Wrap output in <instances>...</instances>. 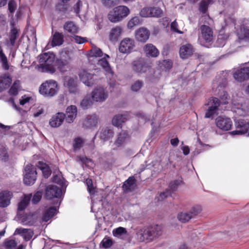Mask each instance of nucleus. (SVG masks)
Instances as JSON below:
<instances>
[{
  "label": "nucleus",
  "instance_id": "45",
  "mask_svg": "<svg viewBox=\"0 0 249 249\" xmlns=\"http://www.w3.org/2000/svg\"><path fill=\"white\" fill-rule=\"evenodd\" d=\"M84 140L81 137H77L73 140V147L74 151L80 149L84 144Z\"/></svg>",
  "mask_w": 249,
  "mask_h": 249
},
{
  "label": "nucleus",
  "instance_id": "50",
  "mask_svg": "<svg viewBox=\"0 0 249 249\" xmlns=\"http://www.w3.org/2000/svg\"><path fill=\"white\" fill-rule=\"evenodd\" d=\"M112 244V239L109 237H105L101 242L100 246L103 248L107 249L110 248Z\"/></svg>",
  "mask_w": 249,
  "mask_h": 249
},
{
  "label": "nucleus",
  "instance_id": "14",
  "mask_svg": "<svg viewBox=\"0 0 249 249\" xmlns=\"http://www.w3.org/2000/svg\"><path fill=\"white\" fill-rule=\"evenodd\" d=\"M46 197L48 199L53 198H60L62 195L60 188L55 185H49L46 188Z\"/></svg>",
  "mask_w": 249,
  "mask_h": 249
},
{
  "label": "nucleus",
  "instance_id": "49",
  "mask_svg": "<svg viewBox=\"0 0 249 249\" xmlns=\"http://www.w3.org/2000/svg\"><path fill=\"white\" fill-rule=\"evenodd\" d=\"M169 47L168 46H164L163 48L162 51L161 52V54L164 58V59L162 60L161 62H172L171 59L166 58L169 53ZM157 62H161V61L159 60Z\"/></svg>",
  "mask_w": 249,
  "mask_h": 249
},
{
  "label": "nucleus",
  "instance_id": "16",
  "mask_svg": "<svg viewBox=\"0 0 249 249\" xmlns=\"http://www.w3.org/2000/svg\"><path fill=\"white\" fill-rule=\"evenodd\" d=\"M77 113V107L75 106L71 105L66 108L65 114V121L68 123H72L76 117Z\"/></svg>",
  "mask_w": 249,
  "mask_h": 249
},
{
  "label": "nucleus",
  "instance_id": "36",
  "mask_svg": "<svg viewBox=\"0 0 249 249\" xmlns=\"http://www.w3.org/2000/svg\"><path fill=\"white\" fill-rule=\"evenodd\" d=\"M136 179L133 176L130 177L124 181L123 185V188L124 191H130L133 189L135 185Z\"/></svg>",
  "mask_w": 249,
  "mask_h": 249
},
{
  "label": "nucleus",
  "instance_id": "5",
  "mask_svg": "<svg viewBox=\"0 0 249 249\" xmlns=\"http://www.w3.org/2000/svg\"><path fill=\"white\" fill-rule=\"evenodd\" d=\"M220 105V102L217 98H210L207 103L205 104L206 106L208 107V108L206 110L205 118H213L214 115H218Z\"/></svg>",
  "mask_w": 249,
  "mask_h": 249
},
{
  "label": "nucleus",
  "instance_id": "56",
  "mask_svg": "<svg viewBox=\"0 0 249 249\" xmlns=\"http://www.w3.org/2000/svg\"><path fill=\"white\" fill-rule=\"evenodd\" d=\"M4 245L7 249H12L17 245V243L15 240L7 239L4 243Z\"/></svg>",
  "mask_w": 249,
  "mask_h": 249
},
{
  "label": "nucleus",
  "instance_id": "59",
  "mask_svg": "<svg viewBox=\"0 0 249 249\" xmlns=\"http://www.w3.org/2000/svg\"><path fill=\"white\" fill-rule=\"evenodd\" d=\"M75 43L78 44H82L88 41L87 38L74 34L73 36Z\"/></svg>",
  "mask_w": 249,
  "mask_h": 249
},
{
  "label": "nucleus",
  "instance_id": "6",
  "mask_svg": "<svg viewBox=\"0 0 249 249\" xmlns=\"http://www.w3.org/2000/svg\"><path fill=\"white\" fill-rule=\"evenodd\" d=\"M108 97V93L107 89L102 86H98L94 88L91 93V97L93 101L103 103Z\"/></svg>",
  "mask_w": 249,
  "mask_h": 249
},
{
  "label": "nucleus",
  "instance_id": "60",
  "mask_svg": "<svg viewBox=\"0 0 249 249\" xmlns=\"http://www.w3.org/2000/svg\"><path fill=\"white\" fill-rule=\"evenodd\" d=\"M112 232L114 236L119 237L123 234L125 233L126 231L125 228L123 227H119L113 230Z\"/></svg>",
  "mask_w": 249,
  "mask_h": 249
},
{
  "label": "nucleus",
  "instance_id": "39",
  "mask_svg": "<svg viewBox=\"0 0 249 249\" xmlns=\"http://www.w3.org/2000/svg\"><path fill=\"white\" fill-rule=\"evenodd\" d=\"M212 0H202L199 4L198 10L202 14H206L208 11L209 5L213 3Z\"/></svg>",
  "mask_w": 249,
  "mask_h": 249
},
{
  "label": "nucleus",
  "instance_id": "64",
  "mask_svg": "<svg viewBox=\"0 0 249 249\" xmlns=\"http://www.w3.org/2000/svg\"><path fill=\"white\" fill-rule=\"evenodd\" d=\"M42 197V193L38 191L36 193H35L33 196L32 199V202L33 204H36L41 200Z\"/></svg>",
  "mask_w": 249,
  "mask_h": 249
},
{
  "label": "nucleus",
  "instance_id": "42",
  "mask_svg": "<svg viewBox=\"0 0 249 249\" xmlns=\"http://www.w3.org/2000/svg\"><path fill=\"white\" fill-rule=\"evenodd\" d=\"M38 167L42 171L43 176L45 178H48L50 176L51 171L48 165L39 161L38 162Z\"/></svg>",
  "mask_w": 249,
  "mask_h": 249
},
{
  "label": "nucleus",
  "instance_id": "27",
  "mask_svg": "<svg viewBox=\"0 0 249 249\" xmlns=\"http://www.w3.org/2000/svg\"><path fill=\"white\" fill-rule=\"evenodd\" d=\"M33 231L31 229L24 228H17L14 234H19L23 237L25 241L29 240L33 235Z\"/></svg>",
  "mask_w": 249,
  "mask_h": 249
},
{
  "label": "nucleus",
  "instance_id": "47",
  "mask_svg": "<svg viewBox=\"0 0 249 249\" xmlns=\"http://www.w3.org/2000/svg\"><path fill=\"white\" fill-rule=\"evenodd\" d=\"M124 119L125 118L124 117V115H115L112 120V124L114 126H119L123 122H124Z\"/></svg>",
  "mask_w": 249,
  "mask_h": 249
},
{
  "label": "nucleus",
  "instance_id": "32",
  "mask_svg": "<svg viewBox=\"0 0 249 249\" xmlns=\"http://www.w3.org/2000/svg\"><path fill=\"white\" fill-rule=\"evenodd\" d=\"M97 121L98 118L96 115H88L84 120L83 124L85 127L90 128L95 126Z\"/></svg>",
  "mask_w": 249,
  "mask_h": 249
},
{
  "label": "nucleus",
  "instance_id": "3",
  "mask_svg": "<svg viewBox=\"0 0 249 249\" xmlns=\"http://www.w3.org/2000/svg\"><path fill=\"white\" fill-rule=\"evenodd\" d=\"M57 84L53 80H49L43 83L39 87V92L46 97H52L57 92Z\"/></svg>",
  "mask_w": 249,
  "mask_h": 249
},
{
  "label": "nucleus",
  "instance_id": "4",
  "mask_svg": "<svg viewBox=\"0 0 249 249\" xmlns=\"http://www.w3.org/2000/svg\"><path fill=\"white\" fill-rule=\"evenodd\" d=\"M130 13L129 9L126 6H119L113 9V13L107 15L108 20L112 23H116L127 17Z\"/></svg>",
  "mask_w": 249,
  "mask_h": 249
},
{
  "label": "nucleus",
  "instance_id": "55",
  "mask_svg": "<svg viewBox=\"0 0 249 249\" xmlns=\"http://www.w3.org/2000/svg\"><path fill=\"white\" fill-rule=\"evenodd\" d=\"M8 158L7 149L3 146L0 147V159L3 161H6L8 160Z\"/></svg>",
  "mask_w": 249,
  "mask_h": 249
},
{
  "label": "nucleus",
  "instance_id": "61",
  "mask_svg": "<svg viewBox=\"0 0 249 249\" xmlns=\"http://www.w3.org/2000/svg\"><path fill=\"white\" fill-rule=\"evenodd\" d=\"M224 22L226 25H231L234 26L235 28L236 29V20L234 18L231 17H225L224 19Z\"/></svg>",
  "mask_w": 249,
  "mask_h": 249
},
{
  "label": "nucleus",
  "instance_id": "41",
  "mask_svg": "<svg viewBox=\"0 0 249 249\" xmlns=\"http://www.w3.org/2000/svg\"><path fill=\"white\" fill-rule=\"evenodd\" d=\"M142 19L138 16H135L132 18L127 22V27L128 29H132L134 26L141 24Z\"/></svg>",
  "mask_w": 249,
  "mask_h": 249
},
{
  "label": "nucleus",
  "instance_id": "48",
  "mask_svg": "<svg viewBox=\"0 0 249 249\" xmlns=\"http://www.w3.org/2000/svg\"><path fill=\"white\" fill-rule=\"evenodd\" d=\"M249 110L248 105L246 104H242L240 107L237 108L236 112L241 116H245L247 114Z\"/></svg>",
  "mask_w": 249,
  "mask_h": 249
},
{
  "label": "nucleus",
  "instance_id": "19",
  "mask_svg": "<svg viewBox=\"0 0 249 249\" xmlns=\"http://www.w3.org/2000/svg\"><path fill=\"white\" fill-rule=\"evenodd\" d=\"M65 114L63 113L58 112L53 116L49 121V124L52 127H58L60 126L64 119Z\"/></svg>",
  "mask_w": 249,
  "mask_h": 249
},
{
  "label": "nucleus",
  "instance_id": "52",
  "mask_svg": "<svg viewBox=\"0 0 249 249\" xmlns=\"http://www.w3.org/2000/svg\"><path fill=\"white\" fill-rule=\"evenodd\" d=\"M146 63H135L134 65V70L139 72H145L146 71V69L147 66H146Z\"/></svg>",
  "mask_w": 249,
  "mask_h": 249
},
{
  "label": "nucleus",
  "instance_id": "21",
  "mask_svg": "<svg viewBox=\"0 0 249 249\" xmlns=\"http://www.w3.org/2000/svg\"><path fill=\"white\" fill-rule=\"evenodd\" d=\"M64 42V36L62 33L55 31L52 36L51 45L53 47L61 46Z\"/></svg>",
  "mask_w": 249,
  "mask_h": 249
},
{
  "label": "nucleus",
  "instance_id": "63",
  "mask_svg": "<svg viewBox=\"0 0 249 249\" xmlns=\"http://www.w3.org/2000/svg\"><path fill=\"white\" fill-rule=\"evenodd\" d=\"M82 6V1L81 0H77L76 3L73 6L74 12L76 14H78L80 13Z\"/></svg>",
  "mask_w": 249,
  "mask_h": 249
},
{
  "label": "nucleus",
  "instance_id": "12",
  "mask_svg": "<svg viewBox=\"0 0 249 249\" xmlns=\"http://www.w3.org/2000/svg\"><path fill=\"white\" fill-rule=\"evenodd\" d=\"M215 124L220 129L228 131L231 128L232 122L230 118L219 116L215 119Z\"/></svg>",
  "mask_w": 249,
  "mask_h": 249
},
{
  "label": "nucleus",
  "instance_id": "25",
  "mask_svg": "<svg viewBox=\"0 0 249 249\" xmlns=\"http://www.w3.org/2000/svg\"><path fill=\"white\" fill-rule=\"evenodd\" d=\"M143 50L147 56L156 57L159 54V51L158 49L152 44H146Z\"/></svg>",
  "mask_w": 249,
  "mask_h": 249
},
{
  "label": "nucleus",
  "instance_id": "13",
  "mask_svg": "<svg viewBox=\"0 0 249 249\" xmlns=\"http://www.w3.org/2000/svg\"><path fill=\"white\" fill-rule=\"evenodd\" d=\"M234 79L237 82H243L249 79V67L236 70L233 73Z\"/></svg>",
  "mask_w": 249,
  "mask_h": 249
},
{
  "label": "nucleus",
  "instance_id": "2",
  "mask_svg": "<svg viewBox=\"0 0 249 249\" xmlns=\"http://www.w3.org/2000/svg\"><path fill=\"white\" fill-rule=\"evenodd\" d=\"M160 228L156 227L143 228L141 229L137 233V236L141 242H149L154 237L160 235Z\"/></svg>",
  "mask_w": 249,
  "mask_h": 249
},
{
  "label": "nucleus",
  "instance_id": "51",
  "mask_svg": "<svg viewBox=\"0 0 249 249\" xmlns=\"http://www.w3.org/2000/svg\"><path fill=\"white\" fill-rule=\"evenodd\" d=\"M202 207L200 205H196L194 206L190 211H189V213L190 214H191V216L192 218H194L196 216L197 214L200 213L202 211Z\"/></svg>",
  "mask_w": 249,
  "mask_h": 249
},
{
  "label": "nucleus",
  "instance_id": "26",
  "mask_svg": "<svg viewBox=\"0 0 249 249\" xmlns=\"http://www.w3.org/2000/svg\"><path fill=\"white\" fill-rule=\"evenodd\" d=\"M224 30L225 27L222 26L221 29L219 30L215 45L217 47H223L226 44L228 36L225 34Z\"/></svg>",
  "mask_w": 249,
  "mask_h": 249
},
{
  "label": "nucleus",
  "instance_id": "9",
  "mask_svg": "<svg viewBox=\"0 0 249 249\" xmlns=\"http://www.w3.org/2000/svg\"><path fill=\"white\" fill-rule=\"evenodd\" d=\"M236 129L230 132L232 135H241L249 131L248 136H249V122L244 120H238L235 123Z\"/></svg>",
  "mask_w": 249,
  "mask_h": 249
},
{
  "label": "nucleus",
  "instance_id": "46",
  "mask_svg": "<svg viewBox=\"0 0 249 249\" xmlns=\"http://www.w3.org/2000/svg\"><path fill=\"white\" fill-rule=\"evenodd\" d=\"M92 101L89 96H86L81 102L80 105L84 109L88 108L92 105Z\"/></svg>",
  "mask_w": 249,
  "mask_h": 249
},
{
  "label": "nucleus",
  "instance_id": "30",
  "mask_svg": "<svg viewBox=\"0 0 249 249\" xmlns=\"http://www.w3.org/2000/svg\"><path fill=\"white\" fill-rule=\"evenodd\" d=\"M20 34L19 28L11 29L10 30L9 35V42L8 43L11 46H14L17 39L18 38Z\"/></svg>",
  "mask_w": 249,
  "mask_h": 249
},
{
  "label": "nucleus",
  "instance_id": "53",
  "mask_svg": "<svg viewBox=\"0 0 249 249\" xmlns=\"http://www.w3.org/2000/svg\"><path fill=\"white\" fill-rule=\"evenodd\" d=\"M17 5L15 0H9L8 2V10L13 16L14 13L17 9Z\"/></svg>",
  "mask_w": 249,
  "mask_h": 249
},
{
  "label": "nucleus",
  "instance_id": "31",
  "mask_svg": "<svg viewBox=\"0 0 249 249\" xmlns=\"http://www.w3.org/2000/svg\"><path fill=\"white\" fill-rule=\"evenodd\" d=\"M127 139V133L125 131H122L118 135L117 140L115 141L114 143V145L115 146V147L113 148V149H115L117 147H119L120 146L124 145Z\"/></svg>",
  "mask_w": 249,
  "mask_h": 249
},
{
  "label": "nucleus",
  "instance_id": "43",
  "mask_svg": "<svg viewBox=\"0 0 249 249\" xmlns=\"http://www.w3.org/2000/svg\"><path fill=\"white\" fill-rule=\"evenodd\" d=\"M191 218H192V217L189 212H182L178 215V219L182 223L188 222Z\"/></svg>",
  "mask_w": 249,
  "mask_h": 249
},
{
  "label": "nucleus",
  "instance_id": "7",
  "mask_svg": "<svg viewBox=\"0 0 249 249\" xmlns=\"http://www.w3.org/2000/svg\"><path fill=\"white\" fill-rule=\"evenodd\" d=\"M24 183L28 185H33L35 182L36 178V168L31 164H27L24 168Z\"/></svg>",
  "mask_w": 249,
  "mask_h": 249
},
{
  "label": "nucleus",
  "instance_id": "23",
  "mask_svg": "<svg viewBox=\"0 0 249 249\" xmlns=\"http://www.w3.org/2000/svg\"><path fill=\"white\" fill-rule=\"evenodd\" d=\"M239 32L243 38L249 40V20L244 18L242 20L240 25Z\"/></svg>",
  "mask_w": 249,
  "mask_h": 249
},
{
  "label": "nucleus",
  "instance_id": "57",
  "mask_svg": "<svg viewBox=\"0 0 249 249\" xmlns=\"http://www.w3.org/2000/svg\"><path fill=\"white\" fill-rule=\"evenodd\" d=\"M101 2L104 6L108 9L116 5V0H101Z\"/></svg>",
  "mask_w": 249,
  "mask_h": 249
},
{
  "label": "nucleus",
  "instance_id": "62",
  "mask_svg": "<svg viewBox=\"0 0 249 249\" xmlns=\"http://www.w3.org/2000/svg\"><path fill=\"white\" fill-rule=\"evenodd\" d=\"M181 183V180L180 179L175 180L174 181L171 182L169 185L170 190L172 191H176Z\"/></svg>",
  "mask_w": 249,
  "mask_h": 249
},
{
  "label": "nucleus",
  "instance_id": "54",
  "mask_svg": "<svg viewBox=\"0 0 249 249\" xmlns=\"http://www.w3.org/2000/svg\"><path fill=\"white\" fill-rule=\"evenodd\" d=\"M60 59H57L55 62H67L70 59L69 53L65 51L60 52Z\"/></svg>",
  "mask_w": 249,
  "mask_h": 249
},
{
  "label": "nucleus",
  "instance_id": "15",
  "mask_svg": "<svg viewBox=\"0 0 249 249\" xmlns=\"http://www.w3.org/2000/svg\"><path fill=\"white\" fill-rule=\"evenodd\" d=\"M150 32L146 28L142 27L135 31L136 39L141 42L145 43L149 39Z\"/></svg>",
  "mask_w": 249,
  "mask_h": 249
},
{
  "label": "nucleus",
  "instance_id": "44",
  "mask_svg": "<svg viewBox=\"0 0 249 249\" xmlns=\"http://www.w3.org/2000/svg\"><path fill=\"white\" fill-rule=\"evenodd\" d=\"M20 83L19 80L15 81L9 90V94L11 95H17L20 88Z\"/></svg>",
  "mask_w": 249,
  "mask_h": 249
},
{
  "label": "nucleus",
  "instance_id": "34",
  "mask_svg": "<svg viewBox=\"0 0 249 249\" xmlns=\"http://www.w3.org/2000/svg\"><path fill=\"white\" fill-rule=\"evenodd\" d=\"M113 136V131L108 127L102 128L99 132V137L103 140H107L112 138Z\"/></svg>",
  "mask_w": 249,
  "mask_h": 249
},
{
  "label": "nucleus",
  "instance_id": "33",
  "mask_svg": "<svg viewBox=\"0 0 249 249\" xmlns=\"http://www.w3.org/2000/svg\"><path fill=\"white\" fill-rule=\"evenodd\" d=\"M12 82L11 77L7 74H4L0 77V92L8 88Z\"/></svg>",
  "mask_w": 249,
  "mask_h": 249
},
{
  "label": "nucleus",
  "instance_id": "22",
  "mask_svg": "<svg viewBox=\"0 0 249 249\" xmlns=\"http://www.w3.org/2000/svg\"><path fill=\"white\" fill-rule=\"evenodd\" d=\"M12 193L10 191H3L0 193V207H6L10 203Z\"/></svg>",
  "mask_w": 249,
  "mask_h": 249
},
{
  "label": "nucleus",
  "instance_id": "40",
  "mask_svg": "<svg viewBox=\"0 0 249 249\" xmlns=\"http://www.w3.org/2000/svg\"><path fill=\"white\" fill-rule=\"evenodd\" d=\"M32 197V195L31 194H30L27 195H25L23 199L18 204V210L19 211L24 210L27 206Z\"/></svg>",
  "mask_w": 249,
  "mask_h": 249
},
{
  "label": "nucleus",
  "instance_id": "20",
  "mask_svg": "<svg viewBox=\"0 0 249 249\" xmlns=\"http://www.w3.org/2000/svg\"><path fill=\"white\" fill-rule=\"evenodd\" d=\"M122 33L123 29L121 26H116L113 27L109 32V41L114 43L118 41Z\"/></svg>",
  "mask_w": 249,
  "mask_h": 249
},
{
  "label": "nucleus",
  "instance_id": "35",
  "mask_svg": "<svg viewBox=\"0 0 249 249\" xmlns=\"http://www.w3.org/2000/svg\"><path fill=\"white\" fill-rule=\"evenodd\" d=\"M103 55V52L102 50L95 46H94L92 47L91 49L88 51L87 56L89 59L90 57H102Z\"/></svg>",
  "mask_w": 249,
  "mask_h": 249
},
{
  "label": "nucleus",
  "instance_id": "58",
  "mask_svg": "<svg viewBox=\"0 0 249 249\" xmlns=\"http://www.w3.org/2000/svg\"><path fill=\"white\" fill-rule=\"evenodd\" d=\"M150 7H144L140 12V16L142 18H150Z\"/></svg>",
  "mask_w": 249,
  "mask_h": 249
},
{
  "label": "nucleus",
  "instance_id": "1",
  "mask_svg": "<svg viewBox=\"0 0 249 249\" xmlns=\"http://www.w3.org/2000/svg\"><path fill=\"white\" fill-rule=\"evenodd\" d=\"M57 67L59 71L64 73L70 69L69 63H40L36 65L35 68L37 71L42 72L53 73Z\"/></svg>",
  "mask_w": 249,
  "mask_h": 249
},
{
  "label": "nucleus",
  "instance_id": "18",
  "mask_svg": "<svg viewBox=\"0 0 249 249\" xmlns=\"http://www.w3.org/2000/svg\"><path fill=\"white\" fill-rule=\"evenodd\" d=\"M63 28L65 32L72 35L77 34L79 31V28L76 24L74 21L71 20L66 21L63 25Z\"/></svg>",
  "mask_w": 249,
  "mask_h": 249
},
{
  "label": "nucleus",
  "instance_id": "28",
  "mask_svg": "<svg viewBox=\"0 0 249 249\" xmlns=\"http://www.w3.org/2000/svg\"><path fill=\"white\" fill-rule=\"evenodd\" d=\"M38 62H55V54L53 52H48L40 54Z\"/></svg>",
  "mask_w": 249,
  "mask_h": 249
},
{
  "label": "nucleus",
  "instance_id": "29",
  "mask_svg": "<svg viewBox=\"0 0 249 249\" xmlns=\"http://www.w3.org/2000/svg\"><path fill=\"white\" fill-rule=\"evenodd\" d=\"M103 67L104 70L106 71V75L108 79H109L108 84L110 87L114 88L115 86V82L111 80L113 77V72L109 66V63H99Z\"/></svg>",
  "mask_w": 249,
  "mask_h": 249
},
{
  "label": "nucleus",
  "instance_id": "24",
  "mask_svg": "<svg viewBox=\"0 0 249 249\" xmlns=\"http://www.w3.org/2000/svg\"><path fill=\"white\" fill-rule=\"evenodd\" d=\"M201 31L203 38L206 42H210L213 39V32L210 27L206 25L201 26Z\"/></svg>",
  "mask_w": 249,
  "mask_h": 249
},
{
  "label": "nucleus",
  "instance_id": "37",
  "mask_svg": "<svg viewBox=\"0 0 249 249\" xmlns=\"http://www.w3.org/2000/svg\"><path fill=\"white\" fill-rule=\"evenodd\" d=\"M56 209L53 207L46 210L42 216V220L45 222L48 221L56 213Z\"/></svg>",
  "mask_w": 249,
  "mask_h": 249
},
{
  "label": "nucleus",
  "instance_id": "38",
  "mask_svg": "<svg viewBox=\"0 0 249 249\" xmlns=\"http://www.w3.org/2000/svg\"><path fill=\"white\" fill-rule=\"evenodd\" d=\"M150 18H160L163 15V10L159 7L152 6L150 7Z\"/></svg>",
  "mask_w": 249,
  "mask_h": 249
},
{
  "label": "nucleus",
  "instance_id": "11",
  "mask_svg": "<svg viewBox=\"0 0 249 249\" xmlns=\"http://www.w3.org/2000/svg\"><path fill=\"white\" fill-rule=\"evenodd\" d=\"M76 78H73L69 76L63 78L64 86L67 88L71 93L77 94L79 93L76 83Z\"/></svg>",
  "mask_w": 249,
  "mask_h": 249
},
{
  "label": "nucleus",
  "instance_id": "8",
  "mask_svg": "<svg viewBox=\"0 0 249 249\" xmlns=\"http://www.w3.org/2000/svg\"><path fill=\"white\" fill-rule=\"evenodd\" d=\"M135 47V40L129 37L124 38L119 46V51L124 54H129L131 53Z\"/></svg>",
  "mask_w": 249,
  "mask_h": 249
},
{
  "label": "nucleus",
  "instance_id": "10",
  "mask_svg": "<svg viewBox=\"0 0 249 249\" xmlns=\"http://www.w3.org/2000/svg\"><path fill=\"white\" fill-rule=\"evenodd\" d=\"M81 81L87 86L91 87L96 83L94 74L85 70H82L78 74Z\"/></svg>",
  "mask_w": 249,
  "mask_h": 249
},
{
  "label": "nucleus",
  "instance_id": "17",
  "mask_svg": "<svg viewBox=\"0 0 249 249\" xmlns=\"http://www.w3.org/2000/svg\"><path fill=\"white\" fill-rule=\"evenodd\" d=\"M194 49L193 46L190 44L182 46L179 49V55L181 58L187 59L193 54Z\"/></svg>",
  "mask_w": 249,
  "mask_h": 249
}]
</instances>
